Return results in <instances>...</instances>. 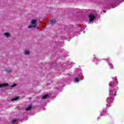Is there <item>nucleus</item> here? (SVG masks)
Wrapping results in <instances>:
<instances>
[{
  "mask_svg": "<svg viewBox=\"0 0 124 124\" xmlns=\"http://www.w3.org/2000/svg\"><path fill=\"white\" fill-rule=\"evenodd\" d=\"M113 100H114V98L113 97L108 98L107 101L108 103L109 104V107L111 106L110 104H111V103H112Z\"/></svg>",
  "mask_w": 124,
  "mask_h": 124,
  "instance_id": "1",
  "label": "nucleus"
},
{
  "mask_svg": "<svg viewBox=\"0 0 124 124\" xmlns=\"http://www.w3.org/2000/svg\"><path fill=\"white\" fill-rule=\"evenodd\" d=\"M94 18H95V17H94V16H93V14H90L89 15V18H90V23L93 22V21L94 20Z\"/></svg>",
  "mask_w": 124,
  "mask_h": 124,
  "instance_id": "2",
  "label": "nucleus"
},
{
  "mask_svg": "<svg viewBox=\"0 0 124 124\" xmlns=\"http://www.w3.org/2000/svg\"><path fill=\"white\" fill-rule=\"evenodd\" d=\"M109 93L110 95H111V97H114L116 95V92H115V91H110Z\"/></svg>",
  "mask_w": 124,
  "mask_h": 124,
  "instance_id": "3",
  "label": "nucleus"
},
{
  "mask_svg": "<svg viewBox=\"0 0 124 124\" xmlns=\"http://www.w3.org/2000/svg\"><path fill=\"white\" fill-rule=\"evenodd\" d=\"M31 24L33 26H35V28H36V26L37 25V23H36V20L35 19H33L31 21Z\"/></svg>",
  "mask_w": 124,
  "mask_h": 124,
  "instance_id": "4",
  "label": "nucleus"
},
{
  "mask_svg": "<svg viewBox=\"0 0 124 124\" xmlns=\"http://www.w3.org/2000/svg\"><path fill=\"white\" fill-rule=\"evenodd\" d=\"M32 106V104L29 105L28 107L26 108L25 110L26 111H30V110H31V109Z\"/></svg>",
  "mask_w": 124,
  "mask_h": 124,
  "instance_id": "5",
  "label": "nucleus"
},
{
  "mask_svg": "<svg viewBox=\"0 0 124 124\" xmlns=\"http://www.w3.org/2000/svg\"><path fill=\"white\" fill-rule=\"evenodd\" d=\"M3 87H8V84L7 83H4L0 85V88H2Z\"/></svg>",
  "mask_w": 124,
  "mask_h": 124,
  "instance_id": "6",
  "label": "nucleus"
},
{
  "mask_svg": "<svg viewBox=\"0 0 124 124\" xmlns=\"http://www.w3.org/2000/svg\"><path fill=\"white\" fill-rule=\"evenodd\" d=\"M48 96H49V94H46L44 95L42 97V98L43 99H46V98H48Z\"/></svg>",
  "mask_w": 124,
  "mask_h": 124,
  "instance_id": "7",
  "label": "nucleus"
},
{
  "mask_svg": "<svg viewBox=\"0 0 124 124\" xmlns=\"http://www.w3.org/2000/svg\"><path fill=\"white\" fill-rule=\"evenodd\" d=\"M4 35L6 36V37H10V36H11V34L8 32L5 33Z\"/></svg>",
  "mask_w": 124,
  "mask_h": 124,
  "instance_id": "8",
  "label": "nucleus"
},
{
  "mask_svg": "<svg viewBox=\"0 0 124 124\" xmlns=\"http://www.w3.org/2000/svg\"><path fill=\"white\" fill-rule=\"evenodd\" d=\"M50 24L51 25H55L56 24V20L55 19H51L50 20Z\"/></svg>",
  "mask_w": 124,
  "mask_h": 124,
  "instance_id": "9",
  "label": "nucleus"
},
{
  "mask_svg": "<svg viewBox=\"0 0 124 124\" xmlns=\"http://www.w3.org/2000/svg\"><path fill=\"white\" fill-rule=\"evenodd\" d=\"M5 72H7V73H10V72H12V70L11 69H8V68L5 69Z\"/></svg>",
  "mask_w": 124,
  "mask_h": 124,
  "instance_id": "10",
  "label": "nucleus"
},
{
  "mask_svg": "<svg viewBox=\"0 0 124 124\" xmlns=\"http://www.w3.org/2000/svg\"><path fill=\"white\" fill-rule=\"evenodd\" d=\"M18 99H19V97H15L12 99V101H15V100H18Z\"/></svg>",
  "mask_w": 124,
  "mask_h": 124,
  "instance_id": "11",
  "label": "nucleus"
},
{
  "mask_svg": "<svg viewBox=\"0 0 124 124\" xmlns=\"http://www.w3.org/2000/svg\"><path fill=\"white\" fill-rule=\"evenodd\" d=\"M32 28H36L35 25H30L28 27V29H31Z\"/></svg>",
  "mask_w": 124,
  "mask_h": 124,
  "instance_id": "12",
  "label": "nucleus"
},
{
  "mask_svg": "<svg viewBox=\"0 0 124 124\" xmlns=\"http://www.w3.org/2000/svg\"><path fill=\"white\" fill-rule=\"evenodd\" d=\"M17 122V120L14 119L11 121L12 124H15Z\"/></svg>",
  "mask_w": 124,
  "mask_h": 124,
  "instance_id": "13",
  "label": "nucleus"
},
{
  "mask_svg": "<svg viewBox=\"0 0 124 124\" xmlns=\"http://www.w3.org/2000/svg\"><path fill=\"white\" fill-rule=\"evenodd\" d=\"M80 80L78 79V78H75V82H79V81H80Z\"/></svg>",
  "mask_w": 124,
  "mask_h": 124,
  "instance_id": "14",
  "label": "nucleus"
},
{
  "mask_svg": "<svg viewBox=\"0 0 124 124\" xmlns=\"http://www.w3.org/2000/svg\"><path fill=\"white\" fill-rule=\"evenodd\" d=\"M28 54H30V51H29L26 50V51H25V55H28Z\"/></svg>",
  "mask_w": 124,
  "mask_h": 124,
  "instance_id": "15",
  "label": "nucleus"
},
{
  "mask_svg": "<svg viewBox=\"0 0 124 124\" xmlns=\"http://www.w3.org/2000/svg\"><path fill=\"white\" fill-rule=\"evenodd\" d=\"M109 85L110 87H112V88H115V86L114 85H113V84H112V83H109Z\"/></svg>",
  "mask_w": 124,
  "mask_h": 124,
  "instance_id": "16",
  "label": "nucleus"
},
{
  "mask_svg": "<svg viewBox=\"0 0 124 124\" xmlns=\"http://www.w3.org/2000/svg\"><path fill=\"white\" fill-rule=\"evenodd\" d=\"M114 84H115V85H116V84H117V83H118V80H117L116 79H114Z\"/></svg>",
  "mask_w": 124,
  "mask_h": 124,
  "instance_id": "17",
  "label": "nucleus"
},
{
  "mask_svg": "<svg viewBox=\"0 0 124 124\" xmlns=\"http://www.w3.org/2000/svg\"><path fill=\"white\" fill-rule=\"evenodd\" d=\"M17 86V84H14V85L11 86L12 88H14V87H16Z\"/></svg>",
  "mask_w": 124,
  "mask_h": 124,
  "instance_id": "18",
  "label": "nucleus"
},
{
  "mask_svg": "<svg viewBox=\"0 0 124 124\" xmlns=\"http://www.w3.org/2000/svg\"><path fill=\"white\" fill-rule=\"evenodd\" d=\"M109 66H110V67H114V66H113V64H109Z\"/></svg>",
  "mask_w": 124,
  "mask_h": 124,
  "instance_id": "19",
  "label": "nucleus"
},
{
  "mask_svg": "<svg viewBox=\"0 0 124 124\" xmlns=\"http://www.w3.org/2000/svg\"><path fill=\"white\" fill-rule=\"evenodd\" d=\"M118 1H119V0H117Z\"/></svg>",
  "mask_w": 124,
  "mask_h": 124,
  "instance_id": "20",
  "label": "nucleus"
},
{
  "mask_svg": "<svg viewBox=\"0 0 124 124\" xmlns=\"http://www.w3.org/2000/svg\"><path fill=\"white\" fill-rule=\"evenodd\" d=\"M104 12H105V13H106V12L105 11H104Z\"/></svg>",
  "mask_w": 124,
  "mask_h": 124,
  "instance_id": "21",
  "label": "nucleus"
}]
</instances>
